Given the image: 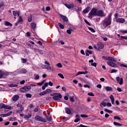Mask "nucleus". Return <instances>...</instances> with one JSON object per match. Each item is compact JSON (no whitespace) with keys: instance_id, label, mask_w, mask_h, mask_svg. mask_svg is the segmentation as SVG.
Here are the masks:
<instances>
[{"instance_id":"44","label":"nucleus","mask_w":127,"mask_h":127,"mask_svg":"<svg viewBox=\"0 0 127 127\" xmlns=\"http://www.w3.org/2000/svg\"><path fill=\"white\" fill-rule=\"evenodd\" d=\"M57 67H58L59 68H62L63 65L62 64H61V63H58L57 64Z\"/></svg>"},{"instance_id":"62","label":"nucleus","mask_w":127,"mask_h":127,"mask_svg":"<svg viewBox=\"0 0 127 127\" xmlns=\"http://www.w3.org/2000/svg\"><path fill=\"white\" fill-rule=\"evenodd\" d=\"M106 106H107V107H112V104H111L110 103H108L106 104Z\"/></svg>"},{"instance_id":"37","label":"nucleus","mask_w":127,"mask_h":127,"mask_svg":"<svg viewBox=\"0 0 127 127\" xmlns=\"http://www.w3.org/2000/svg\"><path fill=\"white\" fill-rule=\"evenodd\" d=\"M12 114V112L10 111L9 113L4 114L5 115V117H8V116H10V115H11Z\"/></svg>"},{"instance_id":"24","label":"nucleus","mask_w":127,"mask_h":127,"mask_svg":"<svg viewBox=\"0 0 127 127\" xmlns=\"http://www.w3.org/2000/svg\"><path fill=\"white\" fill-rule=\"evenodd\" d=\"M46 94H50V93H52V90L49 88L45 90Z\"/></svg>"},{"instance_id":"55","label":"nucleus","mask_w":127,"mask_h":127,"mask_svg":"<svg viewBox=\"0 0 127 127\" xmlns=\"http://www.w3.org/2000/svg\"><path fill=\"white\" fill-rule=\"evenodd\" d=\"M69 99L71 102H74V96L70 97Z\"/></svg>"},{"instance_id":"11","label":"nucleus","mask_w":127,"mask_h":127,"mask_svg":"<svg viewBox=\"0 0 127 127\" xmlns=\"http://www.w3.org/2000/svg\"><path fill=\"white\" fill-rule=\"evenodd\" d=\"M4 76H6V73L2 70H0V79L3 78Z\"/></svg>"},{"instance_id":"19","label":"nucleus","mask_w":127,"mask_h":127,"mask_svg":"<svg viewBox=\"0 0 127 127\" xmlns=\"http://www.w3.org/2000/svg\"><path fill=\"white\" fill-rule=\"evenodd\" d=\"M90 10V6L87 7L84 10H83V13H88Z\"/></svg>"},{"instance_id":"18","label":"nucleus","mask_w":127,"mask_h":127,"mask_svg":"<svg viewBox=\"0 0 127 127\" xmlns=\"http://www.w3.org/2000/svg\"><path fill=\"white\" fill-rule=\"evenodd\" d=\"M12 12L14 16H19V11H13Z\"/></svg>"},{"instance_id":"51","label":"nucleus","mask_w":127,"mask_h":127,"mask_svg":"<svg viewBox=\"0 0 127 127\" xmlns=\"http://www.w3.org/2000/svg\"><path fill=\"white\" fill-rule=\"evenodd\" d=\"M102 59H103L104 60H106V61H108L109 60V57H106L105 56H103Z\"/></svg>"},{"instance_id":"31","label":"nucleus","mask_w":127,"mask_h":127,"mask_svg":"<svg viewBox=\"0 0 127 127\" xmlns=\"http://www.w3.org/2000/svg\"><path fill=\"white\" fill-rule=\"evenodd\" d=\"M82 74H85V72L84 71H78L75 76H78V75H81Z\"/></svg>"},{"instance_id":"54","label":"nucleus","mask_w":127,"mask_h":127,"mask_svg":"<svg viewBox=\"0 0 127 127\" xmlns=\"http://www.w3.org/2000/svg\"><path fill=\"white\" fill-rule=\"evenodd\" d=\"M22 63H26V60L25 59H22Z\"/></svg>"},{"instance_id":"49","label":"nucleus","mask_w":127,"mask_h":127,"mask_svg":"<svg viewBox=\"0 0 127 127\" xmlns=\"http://www.w3.org/2000/svg\"><path fill=\"white\" fill-rule=\"evenodd\" d=\"M46 69H47V70H52V68L50 65H47Z\"/></svg>"},{"instance_id":"52","label":"nucleus","mask_w":127,"mask_h":127,"mask_svg":"<svg viewBox=\"0 0 127 127\" xmlns=\"http://www.w3.org/2000/svg\"><path fill=\"white\" fill-rule=\"evenodd\" d=\"M3 108H4V104L3 103L0 104V109H2Z\"/></svg>"},{"instance_id":"45","label":"nucleus","mask_w":127,"mask_h":127,"mask_svg":"<svg viewBox=\"0 0 127 127\" xmlns=\"http://www.w3.org/2000/svg\"><path fill=\"white\" fill-rule=\"evenodd\" d=\"M85 53H88V54H92L93 53V52L91 50H86Z\"/></svg>"},{"instance_id":"61","label":"nucleus","mask_w":127,"mask_h":127,"mask_svg":"<svg viewBox=\"0 0 127 127\" xmlns=\"http://www.w3.org/2000/svg\"><path fill=\"white\" fill-rule=\"evenodd\" d=\"M121 67H126V68H127V64H121Z\"/></svg>"},{"instance_id":"63","label":"nucleus","mask_w":127,"mask_h":127,"mask_svg":"<svg viewBox=\"0 0 127 127\" xmlns=\"http://www.w3.org/2000/svg\"><path fill=\"white\" fill-rule=\"evenodd\" d=\"M49 86H53V83H52V82L51 81H50L49 83H48Z\"/></svg>"},{"instance_id":"53","label":"nucleus","mask_w":127,"mask_h":127,"mask_svg":"<svg viewBox=\"0 0 127 127\" xmlns=\"http://www.w3.org/2000/svg\"><path fill=\"white\" fill-rule=\"evenodd\" d=\"M46 119L47 121H49V122H50L52 120L51 117H50V116H47Z\"/></svg>"},{"instance_id":"27","label":"nucleus","mask_w":127,"mask_h":127,"mask_svg":"<svg viewBox=\"0 0 127 127\" xmlns=\"http://www.w3.org/2000/svg\"><path fill=\"white\" fill-rule=\"evenodd\" d=\"M4 109H6L7 110H10L11 109H12L11 108V106H6L4 104Z\"/></svg>"},{"instance_id":"1","label":"nucleus","mask_w":127,"mask_h":127,"mask_svg":"<svg viewBox=\"0 0 127 127\" xmlns=\"http://www.w3.org/2000/svg\"><path fill=\"white\" fill-rule=\"evenodd\" d=\"M112 23V14H110L108 18H106L104 20L102 21V24L103 27L106 28V27L111 25Z\"/></svg>"},{"instance_id":"39","label":"nucleus","mask_w":127,"mask_h":127,"mask_svg":"<svg viewBox=\"0 0 127 127\" xmlns=\"http://www.w3.org/2000/svg\"><path fill=\"white\" fill-rule=\"evenodd\" d=\"M59 25L60 26V28L64 29V25L61 24V23H59Z\"/></svg>"},{"instance_id":"25","label":"nucleus","mask_w":127,"mask_h":127,"mask_svg":"<svg viewBox=\"0 0 127 127\" xmlns=\"http://www.w3.org/2000/svg\"><path fill=\"white\" fill-rule=\"evenodd\" d=\"M31 26L33 29H34L36 27V24L34 22L31 23Z\"/></svg>"},{"instance_id":"57","label":"nucleus","mask_w":127,"mask_h":127,"mask_svg":"<svg viewBox=\"0 0 127 127\" xmlns=\"http://www.w3.org/2000/svg\"><path fill=\"white\" fill-rule=\"evenodd\" d=\"M91 65L94 66V67H96L97 66V64L96 63H91Z\"/></svg>"},{"instance_id":"32","label":"nucleus","mask_w":127,"mask_h":127,"mask_svg":"<svg viewBox=\"0 0 127 127\" xmlns=\"http://www.w3.org/2000/svg\"><path fill=\"white\" fill-rule=\"evenodd\" d=\"M34 76H35V80H38L39 79V75H38L37 74H34Z\"/></svg>"},{"instance_id":"47","label":"nucleus","mask_w":127,"mask_h":127,"mask_svg":"<svg viewBox=\"0 0 127 127\" xmlns=\"http://www.w3.org/2000/svg\"><path fill=\"white\" fill-rule=\"evenodd\" d=\"M117 72H118V70L116 69H113L111 70V73H117Z\"/></svg>"},{"instance_id":"13","label":"nucleus","mask_w":127,"mask_h":127,"mask_svg":"<svg viewBox=\"0 0 127 127\" xmlns=\"http://www.w3.org/2000/svg\"><path fill=\"white\" fill-rule=\"evenodd\" d=\"M116 22H119V23H124V22H125V19L123 18H119L116 20Z\"/></svg>"},{"instance_id":"38","label":"nucleus","mask_w":127,"mask_h":127,"mask_svg":"<svg viewBox=\"0 0 127 127\" xmlns=\"http://www.w3.org/2000/svg\"><path fill=\"white\" fill-rule=\"evenodd\" d=\"M115 120H119V121H121L122 119H121V118H120V117L118 116H115L114 117Z\"/></svg>"},{"instance_id":"26","label":"nucleus","mask_w":127,"mask_h":127,"mask_svg":"<svg viewBox=\"0 0 127 127\" xmlns=\"http://www.w3.org/2000/svg\"><path fill=\"white\" fill-rule=\"evenodd\" d=\"M119 32H121L123 34H126V33H127V30H119Z\"/></svg>"},{"instance_id":"8","label":"nucleus","mask_w":127,"mask_h":127,"mask_svg":"<svg viewBox=\"0 0 127 127\" xmlns=\"http://www.w3.org/2000/svg\"><path fill=\"white\" fill-rule=\"evenodd\" d=\"M55 96L53 98L54 100H60L62 98V95L60 93H54Z\"/></svg>"},{"instance_id":"2","label":"nucleus","mask_w":127,"mask_h":127,"mask_svg":"<svg viewBox=\"0 0 127 127\" xmlns=\"http://www.w3.org/2000/svg\"><path fill=\"white\" fill-rule=\"evenodd\" d=\"M108 61H111V62H107L108 65H109V66H111V67H113L114 68L118 67V64L113 63V62H117L118 60L112 57H109Z\"/></svg>"},{"instance_id":"48","label":"nucleus","mask_w":127,"mask_h":127,"mask_svg":"<svg viewBox=\"0 0 127 127\" xmlns=\"http://www.w3.org/2000/svg\"><path fill=\"white\" fill-rule=\"evenodd\" d=\"M58 75L59 76V77L62 78V79H64V76L62 73H59Z\"/></svg>"},{"instance_id":"29","label":"nucleus","mask_w":127,"mask_h":127,"mask_svg":"<svg viewBox=\"0 0 127 127\" xmlns=\"http://www.w3.org/2000/svg\"><path fill=\"white\" fill-rule=\"evenodd\" d=\"M114 126H117L118 127H122V124H121L117 122H114Z\"/></svg>"},{"instance_id":"64","label":"nucleus","mask_w":127,"mask_h":127,"mask_svg":"<svg viewBox=\"0 0 127 127\" xmlns=\"http://www.w3.org/2000/svg\"><path fill=\"white\" fill-rule=\"evenodd\" d=\"M121 38H122V39H126L127 40V36H121Z\"/></svg>"},{"instance_id":"59","label":"nucleus","mask_w":127,"mask_h":127,"mask_svg":"<svg viewBox=\"0 0 127 127\" xmlns=\"http://www.w3.org/2000/svg\"><path fill=\"white\" fill-rule=\"evenodd\" d=\"M73 82L74 83V84H78V80H76V79H74L73 80Z\"/></svg>"},{"instance_id":"46","label":"nucleus","mask_w":127,"mask_h":127,"mask_svg":"<svg viewBox=\"0 0 127 127\" xmlns=\"http://www.w3.org/2000/svg\"><path fill=\"white\" fill-rule=\"evenodd\" d=\"M80 117H81V118H88V117H89V116L87 115L81 114L80 115Z\"/></svg>"},{"instance_id":"23","label":"nucleus","mask_w":127,"mask_h":127,"mask_svg":"<svg viewBox=\"0 0 127 127\" xmlns=\"http://www.w3.org/2000/svg\"><path fill=\"white\" fill-rule=\"evenodd\" d=\"M105 89L107 91H110L113 90V88H112V87H111L110 86H106V87H105Z\"/></svg>"},{"instance_id":"33","label":"nucleus","mask_w":127,"mask_h":127,"mask_svg":"<svg viewBox=\"0 0 127 127\" xmlns=\"http://www.w3.org/2000/svg\"><path fill=\"white\" fill-rule=\"evenodd\" d=\"M8 86H9V87H10L11 88H13L14 87H17V85L13 84H8Z\"/></svg>"},{"instance_id":"30","label":"nucleus","mask_w":127,"mask_h":127,"mask_svg":"<svg viewBox=\"0 0 127 127\" xmlns=\"http://www.w3.org/2000/svg\"><path fill=\"white\" fill-rule=\"evenodd\" d=\"M75 11L76 12H79V11H82V8L81 7H75Z\"/></svg>"},{"instance_id":"28","label":"nucleus","mask_w":127,"mask_h":127,"mask_svg":"<svg viewBox=\"0 0 127 127\" xmlns=\"http://www.w3.org/2000/svg\"><path fill=\"white\" fill-rule=\"evenodd\" d=\"M100 107H101L102 108V107H106V106H107V104H106V103H105L104 102H102L100 104Z\"/></svg>"},{"instance_id":"10","label":"nucleus","mask_w":127,"mask_h":127,"mask_svg":"<svg viewBox=\"0 0 127 127\" xmlns=\"http://www.w3.org/2000/svg\"><path fill=\"white\" fill-rule=\"evenodd\" d=\"M65 6L67 8H73L74 7V4L73 3L64 4Z\"/></svg>"},{"instance_id":"6","label":"nucleus","mask_w":127,"mask_h":127,"mask_svg":"<svg viewBox=\"0 0 127 127\" xmlns=\"http://www.w3.org/2000/svg\"><path fill=\"white\" fill-rule=\"evenodd\" d=\"M27 72V70L24 68H22L19 70H17V71L14 72L15 74H18V73H20L21 74H26Z\"/></svg>"},{"instance_id":"50","label":"nucleus","mask_w":127,"mask_h":127,"mask_svg":"<svg viewBox=\"0 0 127 127\" xmlns=\"http://www.w3.org/2000/svg\"><path fill=\"white\" fill-rule=\"evenodd\" d=\"M88 29L90 30L91 32H95V30L93 28L89 27Z\"/></svg>"},{"instance_id":"42","label":"nucleus","mask_w":127,"mask_h":127,"mask_svg":"<svg viewBox=\"0 0 127 127\" xmlns=\"http://www.w3.org/2000/svg\"><path fill=\"white\" fill-rule=\"evenodd\" d=\"M71 31H73V30L72 29H69L67 30L66 32L68 34H71Z\"/></svg>"},{"instance_id":"22","label":"nucleus","mask_w":127,"mask_h":127,"mask_svg":"<svg viewBox=\"0 0 127 127\" xmlns=\"http://www.w3.org/2000/svg\"><path fill=\"white\" fill-rule=\"evenodd\" d=\"M5 25H6V26H12V24L10 23L8 21H5Z\"/></svg>"},{"instance_id":"35","label":"nucleus","mask_w":127,"mask_h":127,"mask_svg":"<svg viewBox=\"0 0 127 127\" xmlns=\"http://www.w3.org/2000/svg\"><path fill=\"white\" fill-rule=\"evenodd\" d=\"M70 118L69 117H64L63 118V122H66L67 121H68V120H69Z\"/></svg>"},{"instance_id":"41","label":"nucleus","mask_w":127,"mask_h":127,"mask_svg":"<svg viewBox=\"0 0 127 127\" xmlns=\"http://www.w3.org/2000/svg\"><path fill=\"white\" fill-rule=\"evenodd\" d=\"M104 111L106 113H113V111H112L111 110H109L108 109H106V108L104 109Z\"/></svg>"},{"instance_id":"56","label":"nucleus","mask_w":127,"mask_h":127,"mask_svg":"<svg viewBox=\"0 0 127 127\" xmlns=\"http://www.w3.org/2000/svg\"><path fill=\"white\" fill-rule=\"evenodd\" d=\"M50 9H51L50 6H48L46 7V10H47V11L50 10Z\"/></svg>"},{"instance_id":"14","label":"nucleus","mask_w":127,"mask_h":127,"mask_svg":"<svg viewBox=\"0 0 127 127\" xmlns=\"http://www.w3.org/2000/svg\"><path fill=\"white\" fill-rule=\"evenodd\" d=\"M109 98L111 100V103L112 105H114V104H115V98L114 97V96H113V95H111Z\"/></svg>"},{"instance_id":"36","label":"nucleus","mask_w":127,"mask_h":127,"mask_svg":"<svg viewBox=\"0 0 127 127\" xmlns=\"http://www.w3.org/2000/svg\"><path fill=\"white\" fill-rule=\"evenodd\" d=\"M119 83L120 85H123V84H124V80L123 79V78H120V80L119 81Z\"/></svg>"},{"instance_id":"34","label":"nucleus","mask_w":127,"mask_h":127,"mask_svg":"<svg viewBox=\"0 0 127 127\" xmlns=\"http://www.w3.org/2000/svg\"><path fill=\"white\" fill-rule=\"evenodd\" d=\"M46 94H47L46 92L45 91L40 92L39 93L40 96H45V95H46Z\"/></svg>"},{"instance_id":"21","label":"nucleus","mask_w":127,"mask_h":127,"mask_svg":"<svg viewBox=\"0 0 127 127\" xmlns=\"http://www.w3.org/2000/svg\"><path fill=\"white\" fill-rule=\"evenodd\" d=\"M19 22H22V18H21V16L18 17V21L15 23L16 25H17Z\"/></svg>"},{"instance_id":"16","label":"nucleus","mask_w":127,"mask_h":127,"mask_svg":"<svg viewBox=\"0 0 127 127\" xmlns=\"http://www.w3.org/2000/svg\"><path fill=\"white\" fill-rule=\"evenodd\" d=\"M31 117V114H28V115H26L24 116V119L26 120V121H28L29 119H30V117Z\"/></svg>"},{"instance_id":"3","label":"nucleus","mask_w":127,"mask_h":127,"mask_svg":"<svg viewBox=\"0 0 127 127\" xmlns=\"http://www.w3.org/2000/svg\"><path fill=\"white\" fill-rule=\"evenodd\" d=\"M97 11L96 8H92L88 14L89 18L92 19V18H93V16H97Z\"/></svg>"},{"instance_id":"5","label":"nucleus","mask_w":127,"mask_h":127,"mask_svg":"<svg viewBox=\"0 0 127 127\" xmlns=\"http://www.w3.org/2000/svg\"><path fill=\"white\" fill-rule=\"evenodd\" d=\"M35 119L36 121H38L39 122H43V123H46V122H47L46 119H45L39 116H35Z\"/></svg>"},{"instance_id":"58","label":"nucleus","mask_w":127,"mask_h":127,"mask_svg":"<svg viewBox=\"0 0 127 127\" xmlns=\"http://www.w3.org/2000/svg\"><path fill=\"white\" fill-rule=\"evenodd\" d=\"M34 112H35V113H37V112H38V107H36V108L34 110Z\"/></svg>"},{"instance_id":"43","label":"nucleus","mask_w":127,"mask_h":127,"mask_svg":"<svg viewBox=\"0 0 127 127\" xmlns=\"http://www.w3.org/2000/svg\"><path fill=\"white\" fill-rule=\"evenodd\" d=\"M87 95L88 96H90V97H94L95 96V95H94V93H93L92 92H89Z\"/></svg>"},{"instance_id":"12","label":"nucleus","mask_w":127,"mask_h":127,"mask_svg":"<svg viewBox=\"0 0 127 127\" xmlns=\"http://www.w3.org/2000/svg\"><path fill=\"white\" fill-rule=\"evenodd\" d=\"M65 113L67 115H71L72 114V112H71V109L69 108H65Z\"/></svg>"},{"instance_id":"4","label":"nucleus","mask_w":127,"mask_h":127,"mask_svg":"<svg viewBox=\"0 0 127 127\" xmlns=\"http://www.w3.org/2000/svg\"><path fill=\"white\" fill-rule=\"evenodd\" d=\"M31 90V88L30 86H26L23 87H21L20 89V92L21 93H25V92H28L29 91H30Z\"/></svg>"},{"instance_id":"7","label":"nucleus","mask_w":127,"mask_h":127,"mask_svg":"<svg viewBox=\"0 0 127 127\" xmlns=\"http://www.w3.org/2000/svg\"><path fill=\"white\" fill-rule=\"evenodd\" d=\"M106 14L104 13V11L99 10L97 11L96 16H100L101 17H103V16H105Z\"/></svg>"},{"instance_id":"60","label":"nucleus","mask_w":127,"mask_h":127,"mask_svg":"<svg viewBox=\"0 0 127 127\" xmlns=\"http://www.w3.org/2000/svg\"><path fill=\"white\" fill-rule=\"evenodd\" d=\"M116 80L117 82H120V80H121V78H120V76H118L116 77Z\"/></svg>"},{"instance_id":"15","label":"nucleus","mask_w":127,"mask_h":127,"mask_svg":"<svg viewBox=\"0 0 127 127\" xmlns=\"http://www.w3.org/2000/svg\"><path fill=\"white\" fill-rule=\"evenodd\" d=\"M60 16L64 21H68V18L66 16L61 14Z\"/></svg>"},{"instance_id":"9","label":"nucleus","mask_w":127,"mask_h":127,"mask_svg":"<svg viewBox=\"0 0 127 127\" xmlns=\"http://www.w3.org/2000/svg\"><path fill=\"white\" fill-rule=\"evenodd\" d=\"M75 119L74 120V123H78L81 120V118L80 117V115L79 114H76L75 115Z\"/></svg>"},{"instance_id":"40","label":"nucleus","mask_w":127,"mask_h":127,"mask_svg":"<svg viewBox=\"0 0 127 127\" xmlns=\"http://www.w3.org/2000/svg\"><path fill=\"white\" fill-rule=\"evenodd\" d=\"M25 96L26 98H31L32 97V95L29 93L26 94Z\"/></svg>"},{"instance_id":"20","label":"nucleus","mask_w":127,"mask_h":127,"mask_svg":"<svg viewBox=\"0 0 127 127\" xmlns=\"http://www.w3.org/2000/svg\"><path fill=\"white\" fill-rule=\"evenodd\" d=\"M104 45L102 43H99L98 44V47L100 49H103V48H104Z\"/></svg>"},{"instance_id":"17","label":"nucleus","mask_w":127,"mask_h":127,"mask_svg":"<svg viewBox=\"0 0 127 127\" xmlns=\"http://www.w3.org/2000/svg\"><path fill=\"white\" fill-rule=\"evenodd\" d=\"M18 98H19L18 95H15L12 98V100L14 102H16L18 100Z\"/></svg>"}]
</instances>
